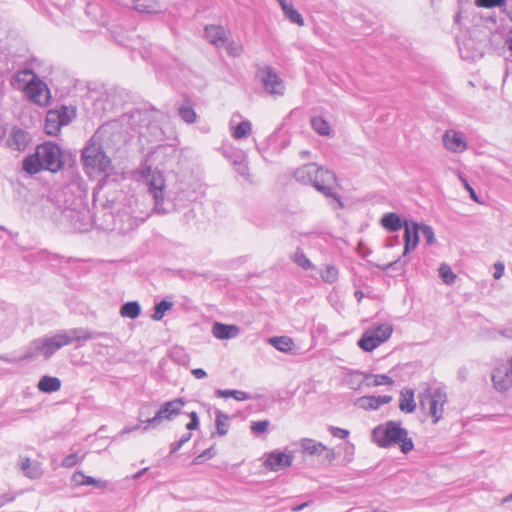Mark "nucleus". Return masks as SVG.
Wrapping results in <instances>:
<instances>
[{"label":"nucleus","mask_w":512,"mask_h":512,"mask_svg":"<svg viewBox=\"0 0 512 512\" xmlns=\"http://www.w3.org/2000/svg\"><path fill=\"white\" fill-rule=\"evenodd\" d=\"M329 432L331 433L332 436L340 439H346L349 436L348 430L335 426H329Z\"/></svg>","instance_id":"nucleus-56"},{"label":"nucleus","mask_w":512,"mask_h":512,"mask_svg":"<svg viewBox=\"0 0 512 512\" xmlns=\"http://www.w3.org/2000/svg\"><path fill=\"white\" fill-rule=\"evenodd\" d=\"M506 4V0H475V5L480 8L502 7Z\"/></svg>","instance_id":"nucleus-49"},{"label":"nucleus","mask_w":512,"mask_h":512,"mask_svg":"<svg viewBox=\"0 0 512 512\" xmlns=\"http://www.w3.org/2000/svg\"><path fill=\"white\" fill-rule=\"evenodd\" d=\"M17 324L15 308L5 302H0V337L7 338Z\"/></svg>","instance_id":"nucleus-11"},{"label":"nucleus","mask_w":512,"mask_h":512,"mask_svg":"<svg viewBox=\"0 0 512 512\" xmlns=\"http://www.w3.org/2000/svg\"><path fill=\"white\" fill-rule=\"evenodd\" d=\"M79 462V457L77 453H71L64 457L62 460V466L65 468H71L75 466Z\"/></svg>","instance_id":"nucleus-55"},{"label":"nucleus","mask_w":512,"mask_h":512,"mask_svg":"<svg viewBox=\"0 0 512 512\" xmlns=\"http://www.w3.org/2000/svg\"><path fill=\"white\" fill-rule=\"evenodd\" d=\"M21 469L30 479H38L43 474L40 464L38 462H32L29 458L22 460Z\"/></svg>","instance_id":"nucleus-30"},{"label":"nucleus","mask_w":512,"mask_h":512,"mask_svg":"<svg viewBox=\"0 0 512 512\" xmlns=\"http://www.w3.org/2000/svg\"><path fill=\"white\" fill-rule=\"evenodd\" d=\"M134 9L140 13L153 14L159 11L156 0H134Z\"/></svg>","instance_id":"nucleus-33"},{"label":"nucleus","mask_w":512,"mask_h":512,"mask_svg":"<svg viewBox=\"0 0 512 512\" xmlns=\"http://www.w3.org/2000/svg\"><path fill=\"white\" fill-rule=\"evenodd\" d=\"M61 380L58 377L45 375L38 382V389L44 393H53L61 388Z\"/></svg>","instance_id":"nucleus-26"},{"label":"nucleus","mask_w":512,"mask_h":512,"mask_svg":"<svg viewBox=\"0 0 512 512\" xmlns=\"http://www.w3.org/2000/svg\"><path fill=\"white\" fill-rule=\"evenodd\" d=\"M216 455V450L214 446H211L204 450L201 454L195 457L194 462L196 464H201L207 459H211Z\"/></svg>","instance_id":"nucleus-50"},{"label":"nucleus","mask_w":512,"mask_h":512,"mask_svg":"<svg viewBox=\"0 0 512 512\" xmlns=\"http://www.w3.org/2000/svg\"><path fill=\"white\" fill-rule=\"evenodd\" d=\"M33 75H36L31 69L17 71L11 78V85L16 89L26 90Z\"/></svg>","instance_id":"nucleus-23"},{"label":"nucleus","mask_w":512,"mask_h":512,"mask_svg":"<svg viewBox=\"0 0 512 512\" xmlns=\"http://www.w3.org/2000/svg\"><path fill=\"white\" fill-rule=\"evenodd\" d=\"M293 455L291 453H284L278 450L272 451L267 455L264 465L272 471H279L281 469L291 466L293 462Z\"/></svg>","instance_id":"nucleus-13"},{"label":"nucleus","mask_w":512,"mask_h":512,"mask_svg":"<svg viewBox=\"0 0 512 512\" xmlns=\"http://www.w3.org/2000/svg\"><path fill=\"white\" fill-rule=\"evenodd\" d=\"M339 271L334 265H326L325 270L321 273L324 282L332 284L338 280Z\"/></svg>","instance_id":"nucleus-47"},{"label":"nucleus","mask_w":512,"mask_h":512,"mask_svg":"<svg viewBox=\"0 0 512 512\" xmlns=\"http://www.w3.org/2000/svg\"><path fill=\"white\" fill-rule=\"evenodd\" d=\"M141 313V306L137 301H129L124 303L120 308L122 317L136 319Z\"/></svg>","instance_id":"nucleus-34"},{"label":"nucleus","mask_w":512,"mask_h":512,"mask_svg":"<svg viewBox=\"0 0 512 512\" xmlns=\"http://www.w3.org/2000/svg\"><path fill=\"white\" fill-rule=\"evenodd\" d=\"M285 17L289 19L291 23L297 24L299 26L304 25V19L302 15L293 7V4L289 5L285 9L282 10Z\"/></svg>","instance_id":"nucleus-45"},{"label":"nucleus","mask_w":512,"mask_h":512,"mask_svg":"<svg viewBox=\"0 0 512 512\" xmlns=\"http://www.w3.org/2000/svg\"><path fill=\"white\" fill-rule=\"evenodd\" d=\"M199 427V420H190L187 424H186V428L190 431L192 430H196L197 428Z\"/></svg>","instance_id":"nucleus-63"},{"label":"nucleus","mask_w":512,"mask_h":512,"mask_svg":"<svg viewBox=\"0 0 512 512\" xmlns=\"http://www.w3.org/2000/svg\"><path fill=\"white\" fill-rule=\"evenodd\" d=\"M23 170L30 175L37 174L41 170H44L43 163L37 151L23 160Z\"/></svg>","instance_id":"nucleus-28"},{"label":"nucleus","mask_w":512,"mask_h":512,"mask_svg":"<svg viewBox=\"0 0 512 512\" xmlns=\"http://www.w3.org/2000/svg\"><path fill=\"white\" fill-rule=\"evenodd\" d=\"M31 141L30 134L20 127H13L9 132L6 144L16 151H24Z\"/></svg>","instance_id":"nucleus-14"},{"label":"nucleus","mask_w":512,"mask_h":512,"mask_svg":"<svg viewBox=\"0 0 512 512\" xmlns=\"http://www.w3.org/2000/svg\"><path fill=\"white\" fill-rule=\"evenodd\" d=\"M293 261L304 270L311 269L313 267L311 261L307 258L302 248L298 247L293 255Z\"/></svg>","instance_id":"nucleus-44"},{"label":"nucleus","mask_w":512,"mask_h":512,"mask_svg":"<svg viewBox=\"0 0 512 512\" xmlns=\"http://www.w3.org/2000/svg\"><path fill=\"white\" fill-rule=\"evenodd\" d=\"M182 446H183V444L179 440L171 443L170 454L172 455V454L176 453L178 450L181 449Z\"/></svg>","instance_id":"nucleus-62"},{"label":"nucleus","mask_w":512,"mask_h":512,"mask_svg":"<svg viewBox=\"0 0 512 512\" xmlns=\"http://www.w3.org/2000/svg\"><path fill=\"white\" fill-rule=\"evenodd\" d=\"M252 132V124L249 120L240 122L233 130L232 136L235 139L246 138Z\"/></svg>","instance_id":"nucleus-42"},{"label":"nucleus","mask_w":512,"mask_h":512,"mask_svg":"<svg viewBox=\"0 0 512 512\" xmlns=\"http://www.w3.org/2000/svg\"><path fill=\"white\" fill-rule=\"evenodd\" d=\"M445 147L455 153H461L467 149V143L462 133L448 130L443 135Z\"/></svg>","instance_id":"nucleus-16"},{"label":"nucleus","mask_w":512,"mask_h":512,"mask_svg":"<svg viewBox=\"0 0 512 512\" xmlns=\"http://www.w3.org/2000/svg\"><path fill=\"white\" fill-rule=\"evenodd\" d=\"M110 94L108 92H92L88 99L93 101L94 114L101 116L107 111H111L114 104L109 100Z\"/></svg>","instance_id":"nucleus-18"},{"label":"nucleus","mask_w":512,"mask_h":512,"mask_svg":"<svg viewBox=\"0 0 512 512\" xmlns=\"http://www.w3.org/2000/svg\"><path fill=\"white\" fill-rule=\"evenodd\" d=\"M204 34L205 38L217 48L224 47V45L228 42V33L222 26H206Z\"/></svg>","instance_id":"nucleus-17"},{"label":"nucleus","mask_w":512,"mask_h":512,"mask_svg":"<svg viewBox=\"0 0 512 512\" xmlns=\"http://www.w3.org/2000/svg\"><path fill=\"white\" fill-rule=\"evenodd\" d=\"M318 172L319 166L316 163H308L296 169L294 178L298 182L311 185L313 180L317 179Z\"/></svg>","instance_id":"nucleus-19"},{"label":"nucleus","mask_w":512,"mask_h":512,"mask_svg":"<svg viewBox=\"0 0 512 512\" xmlns=\"http://www.w3.org/2000/svg\"><path fill=\"white\" fill-rule=\"evenodd\" d=\"M191 373L193 374V376L197 379H203L207 376V373L204 369L202 368H196V369H193L191 371Z\"/></svg>","instance_id":"nucleus-60"},{"label":"nucleus","mask_w":512,"mask_h":512,"mask_svg":"<svg viewBox=\"0 0 512 512\" xmlns=\"http://www.w3.org/2000/svg\"><path fill=\"white\" fill-rule=\"evenodd\" d=\"M419 243V223L404 221V251L405 257L411 250H414Z\"/></svg>","instance_id":"nucleus-15"},{"label":"nucleus","mask_w":512,"mask_h":512,"mask_svg":"<svg viewBox=\"0 0 512 512\" xmlns=\"http://www.w3.org/2000/svg\"><path fill=\"white\" fill-rule=\"evenodd\" d=\"M269 343L281 352H290L294 347L292 338L288 336H276L269 339Z\"/></svg>","instance_id":"nucleus-32"},{"label":"nucleus","mask_w":512,"mask_h":512,"mask_svg":"<svg viewBox=\"0 0 512 512\" xmlns=\"http://www.w3.org/2000/svg\"><path fill=\"white\" fill-rule=\"evenodd\" d=\"M268 426H269L268 420L252 422L251 431L255 434H261L267 430Z\"/></svg>","instance_id":"nucleus-54"},{"label":"nucleus","mask_w":512,"mask_h":512,"mask_svg":"<svg viewBox=\"0 0 512 512\" xmlns=\"http://www.w3.org/2000/svg\"><path fill=\"white\" fill-rule=\"evenodd\" d=\"M392 399L391 395L363 396L357 400V404L364 410H377L382 405L390 403Z\"/></svg>","instance_id":"nucleus-20"},{"label":"nucleus","mask_w":512,"mask_h":512,"mask_svg":"<svg viewBox=\"0 0 512 512\" xmlns=\"http://www.w3.org/2000/svg\"><path fill=\"white\" fill-rule=\"evenodd\" d=\"M140 428V425H135V426H125L122 430V433L123 434H127V433H131L133 431H136Z\"/></svg>","instance_id":"nucleus-64"},{"label":"nucleus","mask_w":512,"mask_h":512,"mask_svg":"<svg viewBox=\"0 0 512 512\" xmlns=\"http://www.w3.org/2000/svg\"><path fill=\"white\" fill-rule=\"evenodd\" d=\"M228 54L231 55V56H239L242 52V48L241 46L239 45H236V43L231 40L229 37H228V42L224 45V47Z\"/></svg>","instance_id":"nucleus-53"},{"label":"nucleus","mask_w":512,"mask_h":512,"mask_svg":"<svg viewBox=\"0 0 512 512\" xmlns=\"http://www.w3.org/2000/svg\"><path fill=\"white\" fill-rule=\"evenodd\" d=\"M184 404L185 402L183 398H176L174 400L163 403L153 417L147 418L145 420L147 425L142 428V431L146 432L150 427L155 428L163 420H173L177 415L181 413Z\"/></svg>","instance_id":"nucleus-8"},{"label":"nucleus","mask_w":512,"mask_h":512,"mask_svg":"<svg viewBox=\"0 0 512 512\" xmlns=\"http://www.w3.org/2000/svg\"><path fill=\"white\" fill-rule=\"evenodd\" d=\"M234 165L236 166V171L239 175L243 177H247L249 175V167L248 164L244 161L243 157H239V160L233 161Z\"/></svg>","instance_id":"nucleus-51"},{"label":"nucleus","mask_w":512,"mask_h":512,"mask_svg":"<svg viewBox=\"0 0 512 512\" xmlns=\"http://www.w3.org/2000/svg\"><path fill=\"white\" fill-rule=\"evenodd\" d=\"M372 439L381 448L398 445L404 454H408L414 449V442L400 421L389 420L376 426L372 430Z\"/></svg>","instance_id":"nucleus-2"},{"label":"nucleus","mask_w":512,"mask_h":512,"mask_svg":"<svg viewBox=\"0 0 512 512\" xmlns=\"http://www.w3.org/2000/svg\"><path fill=\"white\" fill-rule=\"evenodd\" d=\"M76 117V108L62 105L58 109H51L45 118V131L48 135L56 136L63 126L68 125Z\"/></svg>","instance_id":"nucleus-5"},{"label":"nucleus","mask_w":512,"mask_h":512,"mask_svg":"<svg viewBox=\"0 0 512 512\" xmlns=\"http://www.w3.org/2000/svg\"><path fill=\"white\" fill-rule=\"evenodd\" d=\"M356 375H362V377L366 380L373 378V382L368 383L367 384L368 386H381V385H393L394 384V380L390 376L385 375V374L373 375L370 373L357 371Z\"/></svg>","instance_id":"nucleus-35"},{"label":"nucleus","mask_w":512,"mask_h":512,"mask_svg":"<svg viewBox=\"0 0 512 512\" xmlns=\"http://www.w3.org/2000/svg\"><path fill=\"white\" fill-rule=\"evenodd\" d=\"M69 217L72 222V226L76 231H87L89 229V222L86 221V216L79 211H70Z\"/></svg>","instance_id":"nucleus-36"},{"label":"nucleus","mask_w":512,"mask_h":512,"mask_svg":"<svg viewBox=\"0 0 512 512\" xmlns=\"http://www.w3.org/2000/svg\"><path fill=\"white\" fill-rule=\"evenodd\" d=\"M81 161L86 168L106 173L111 169V160L101 144L89 143L82 151Z\"/></svg>","instance_id":"nucleus-4"},{"label":"nucleus","mask_w":512,"mask_h":512,"mask_svg":"<svg viewBox=\"0 0 512 512\" xmlns=\"http://www.w3.org/2000/svg\"><path fill=\"white\" fill-rule=\"evenodd\" d=\"M414 390L406 388L401 391L399 398V409L404 413H413L416 410Z\"/></svg>","instance_id":"nucleus-22"},{"label":"nucleus","mask_w":512,"mask_h":512,"mask_svg":"<svg viewBox=\"0 0 512 512\" xmlns=\"http://www.w3.org/2000/svg\"><path fill=\"white\" fill-rule=\"evenodd\" d=\"M38 356H43L45 358V349L42 337L34 339L29 344L22 359L31 360L37 358Z\"/></svg>","instance_id":"nucleus-27"},{"label":"nucleus","mask_w":512,"mask_h":512,"mask_svg":"<svg viewBox=\"0 0 512 512\" xmlns=\"http://www.w3.org/2000/svg\"><path fill=\"white\" fill-rule=\"evenodd\" d=\"M45 349V359H49L59 349L64 346L77 343L76 347H81L84 342L94 339H112V334L102 331H91L90 329L78 327L63 329L51 337H42Z\"/></svg>","instance_id":"nucleus-1"},{"label":"nucleus","mask_w":512,"mask_h":512,"mask_svg":"<svg viewBox=\"0 0 512 512\" xmlns=\"http://www.w3.org/2000/svg\"><path fill=\"white\" fill-rule=\"evenodd\" d=\"M216 432L219 436H225L230 425V417L220 410L216 411Z\"/></svg>","instance_id":"nucleus-38"},{"label":"nucleus","mask_w":512,"mask_h":512,"mask_svg":"<svg viewBox=\"0 0 512 512\" xmlns=\"http://www.w3.org/2000/svg\"><path fill=\"white\" fill-rule=\"evenodd\" d=\"M216 395L222 398H234L237 401H245L251 398L250 394L241 390H233V389H218L216 390Z\"/></svg>","instance_id":"nucleus-39"},{"label":"nucleus","mask_w":512,"mask_h":512,"mask_svg":"<svg viewBox=\"0 0 512 512\" xmlns=\"http://www.w3.org/2000/svg\"><path fill=\"white\" fill-rule=\"evenodd\" d=\"M256 76L270 95L282 96L284 94V82L271 66L258 67Z\"/></svg>","instance_id":"nucleus-9"},{"label":"nucleus","mask_w":512,"mask_h":512,"mask_svg":"<svg viewBox=\"0 0 512 512\" xmlns=\"http://www.w3.org/2000/svg\"><path fill=\"white\" fill-rule=\"evenodd\" d=\"M36 151L43 163L44 170L58 172L63 168L64 160L59 145L53 142H45L36 148Z\"/></svg>","instance_id":"nucleus-6"},{"label":"nucleus","mask_w":512,"mask_h":512,"mask_svg":"<svg viewBox=\"0 0 512 512\" xmlns=\"http://www.w3.org/2000/svg\"><path fill=\"white\" fill-rule=\"evenodd\" d=\"M465 182V187L467 188V190L469 191V194H470V197L477 203H480V200L476 194V191L466 182Z\"/></svg>","instance_id":"nucleus-61"},{"label":"nucleus","mask_w":512,"mask_h":512,"mask_svg":"<svg viewBox=\"0 0 512 512\" xmlns=\"http://www.w3.org/2000/svg\"><path fill=\"white\" fill-rule=\"evenodd\" d=\"M171 358L179 363V364H185L187 360V355L185 354L184 350L181 348H173L171 350Z\"/></svg>","instance_id":"nucleus-52"},{"label":"nucleus","mask_w":512,"mask_h":512,"mask_svg":"<svg viewBox=\"0 0 512 512\" xmlns=\"http://www.w3.org/2000/svg\"><path fill=\"white\" fill-rule=\"evenodd\" d=\"M439 276L441 277L442 281L447 285H452L456 280V274L447 264H441V266L439 267Z\"/></svg>","instance_id":"nucleus-46"},{"label":"nucleus","mask_w":512,"mask_h":512,"mask_svg":"<svg viewBox=\"0 0 512 512\" xmlns=\"http://www.w3.org/2000/svg\"><path fill=\"white\" fill-rule=\"evenodd\" d=\"M504 273V265L501 262H497L494 264V273L493 277L495 279H500L503 276Z\"/></svg>","instance_id":"nucleus-59"},{"label":"nucleus","mask_w":512,"mask_h":512,"mask_svg":"<svg viewBox=\"0 0 512 512\" xmlns=\"http://www.w3.org/2000/svg\"><path fill=\"white\" fill-rule=\"evenodd\" d=\"M419 233L422 234L427 245L430 246L435 243V233L431 226L426 224H419Z\"/></svg>","instance_id":"nucleus-48"},{"label":"nucleus","mask_w":512,"mask_h":512,"mask_svg":"<svg viewBox=\"0 0 512 512\" xmlns=\"http://www.w3.org/2000/svg\"><path fill=\"white\" fill-rule=\"evenodd\" d=\"M311 127L321 136H328L331 132L329 122L321 116H314L311 118Z\"/></svg>","instance_id":"nucleus-37"},{"label":"nucleus","mask_w":512,"mask_h":512,"mask_svg":"<svg viewBox=\"0 0 512 512\" xmlns=\"http://www.w3.org/2000/svg\"><path fill=\"white\" fill-rule=\"evenodd\" d=\"M446 402L447 394L444 389L436 388L431 392V397L428 399V412L433 418V423H437L442 419Z\"/></svg>","instance_id":"nucleus-12"},{"label":"nucleus","mask_w":512,"mask_h":512,"mask_svg":"<svg viewBox=\"0 0 512 512\" xmlns=\"http://www.w3.org/2000/svg\"><path fill=\"white\" fill-rule=\"evenodd\" d=\"M178 115L186 124H193L198 118V115L189 100L179 106Z\"/></svg>","instance_id":"nucleus-29"},{"label":"nucleus","mask_w":512,"mask_h":512,"mask_svg":"<svg viewBox=\"0 0 512 512\" xmlns=\"http://www.w3.org/2000/svg\"><path fill=\"white\" fill-rule=\"evenodd\" d=\"M430 397H431V393L428 391L425 393L418 394L419 406L422 410L428 409V399H430Z\"/></svg>","instance_id":"nucleus-58"},{"label":"nucleus","mask_w":512,"mask_h":512,"mask_svg":"<svg viewBox=\"0 0 512 512\" xmlns=\"http://www.w3.org/2000/svg\"><path fill=\"white\" fill-rule=\"evenodd\" d=\"M368 331L374 336L380 337L382 341L386 342L393 333V327L391 324L384 323L379 324L375 328L369 329Z\"/></svg>","instance_id":"nucleus-41"},{"label":"nucleus","mask_w":512,"mask_h":512,"mask_svg":"<svg viewBox=\"0 0 512 512\" xmlns=\"http://www.w3.org/2000/svg\"><path fill=\"white\" fill-rule=\"evenodd\" d=\"M24 92L31 102L39 106L47 105L51 98L47 84L38 75H33L30 84Z\"/></svg>","instance_id":"nucleus-10"},{"label":"nucleus","mask_w":512,"mask_h":512,"mask_svg":"<svg viewBox=\"0 0 512 512\" xmlns=\"http://www.w3.org/2000/svg\"><path fill=\"white\" fill-rule=\"evenodd\" d=\"M384 341L380 337L374 336L368 330L365 331L358 340V346L365 352H372L379 347Z\"/></svg>","instance_id":"nucleus-25"},{"label":"nucleus","mask_w":512,"mask_h":512,"mask_svg":"<svg viewBox=\"0 0 512 512\" xmlns=\"http://www.w3.org/2000/svg\"><path fill=\"white\" fill-rule=\"evenodd\" d=\"M142 176L146 181L149 193L153 196L154 212L157 214H166L168 211L163 206L165 188L163 174L160 171H153L150 167H147L142 171Z\"/></svg>","instance_id":"nucleus-3"},{"label":"nucleus","mask_w":512,"mask_h":512,"mask_svg":"<svg viewBox=\"0 0 512 512\" xmlns=\"http://www.w3.org/2000/svg\"><path fill=\"white\" fill-rule=\"evenodd\" d=\"M151 414V405L150 404H143L138 411V417L139 421L141 423H146L145 420L147 418H150L149 415Z\"/></svg>","instance_id":"nucleus-57"},{"label":"nucleus","mask_w":512,"mask_h":512,"mask_svg":"<svg viewBox=\"0 0 512 512\" xmlns=\"http://www.w3.org/2000/svg\"><path fill=\"white\" fill-rule=\"evenodd\" d=\"M173 307V303L167 300H161L160 302L155 304L154 313L152 314V319L155 321H160L163 319L165 313Z\"/></svg>","instance_id":"nucleus-43"},{"label":"nucleus","mask_w":512,"mask_h":512,"mask_svg":"<svg viewBox=\"0 0 512 512\" xmlns=\"http://www.w3.org/2000/svg\"><path fill=\"white\" fill-rule=\"evenodd\" d=\"M300 446L303 452L309 455H320L322 451L326 450L325 445L310 438L301 439Z\"/></svg>","instance_id":"nucleus-31"},{"label":"nucleus","mask_w":512,"mask_h":512,"mask_svg":"<svg viewBox=\"0 0 512 512\" xmlns=\"http://www.w3.org/2000/svg\"><path fill=\"white\" fill-rule=\"evenodd\" d=\"M71 481L75 486H82V485L100 486V484H101L100 480H97L91 476H87L82 471L75 472L72 475Z\"/></svg>","instance_id":"nucleus-40"},{"label":"nucleus","mask_w":512,"mask_h":512,"mask_svg":"<svg viewBox=\"0 0 512 512\" xmlns=\"http://www.w3.org/2000/svg\"><path fill=\"white\" fill-rule=\"evenodd\" d=\"M240 328L237 325H229L220 322H214L212 326V334L220 340L235 338L239 335Z\"/></svg>","instance_id":"nucleus-21"},{"label":"nucleus","mask_w":512,"mask_h":512,"mask_svg":"<svg viewBox=\"0 0 512 512\" xmlns=\"http://www.w3.org/2000/svg\"><path fill=\"white\" fill-rule=\"evenodd\" d=\"M380 224L389 232H397L404 226L401 217L394 212L384 214L380 220Z\"/></svg>","instance_id":"nucleus-24"},{"label":"nucleus","mask_w":512,"mask_h":512,"mask_svg":"<svg viewBox=\"0 0 512 512\" xmlns=\"http://www.w3.org/2000/svg\"><path fill=\"white\" fill-rule=\"evenodd\" d=\"M336 176L335 174L323 167L319 166L317 179L313 180V186L318 192L322 193L327 198H332L336 203V208H342L343 203L340 196L335 192Z\"/></svg>","instance_id":"nucleus-7"}]
</instances>
